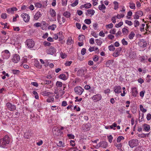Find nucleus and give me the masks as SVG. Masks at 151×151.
Segmentation results:
<instances>
[{
  "label": "nucleus",
  "instance_id": "nucleus-7",
  "mask_svg": "<svg viewBox=\"0 0 151 151\" xmlns=\"http://www.w3.org/2000/svg\"><path fill=\"white\" fill-rule=\"evenodd\" d=\"M20 60V57L17 54H14L12 56V61L14 63H17Z\"/></svg>",
  "mask_w": 151,
  "mask_h": 151
},
{
  "label": "nucleus",
  "instance_id": "nucleus-40",
  "mask_svg": "<svg viewBox=\"0 0 151 151\" xmlns=\"http://www.w3.org/2000/svg\"><path fill=\"white\" fill-rule=\"evenodd\" d=\"M12 73L14 75H18L20 73V71L18 70H12Z\"/></svg>",
  "mask_w": 151,
  "mask_h": 151
},
{
  "label": "nucleus",
  "instance_id": "nucleus-33",
  "mask_svg": "<svg viewBox=\"0 0 151 151\" xmlns=\"http://www.w3.org/2000/svg\"><path fill=\"white\" fill-rule=\"evenodd\" d=\"M135 36V34L133 32H131L128 35L129 38L132 40L133 39Z\"/></svg>",
  "mask_w": 151,
  "mask_h": 151
},
{
  "label": "nucleus",
  "instance_id": "nucleus-64",
  "mask_svg": "<svg viewBox=\"0 0 151 151\" xmlns=\"http://www.w3.org/2000/svg\"><path fill=\"white\" fill-rule=\"evenodd\" d=\"M67 136L70 139H74L75 138L74 135L71 134H68Z\"/></svg>",
  "mask_w": 151,
  "mask_h": 151
},
{
  "label": "nucleus",
  "instance_id": "nucleus-42",
  "mask_svg": "<svg viewBox=\"0 0 151 151\" xmlns=\"http://www.w3.org/2000/svg\"><path fill=\"white\" fill-rule=\"evenodd\" d=\"M108 49L110 51H114L115 49L114 46L112 44L108 46Z\"/></svg>",
  "mask_w": 151,
  "mask_h": 151
},
{
  "label": "nucleus",
  "instance_id": "nucleus-51",
  "mask_svg": "<svg viewBox=\"0 0 151 151\" xmlns=\"http://www.w3.org/2000/svg\"><path fill=\"white\" fill-rule=\"evenodd\" d=\"M60 32L58 33L54 34L53 35V38L56 40H57L58 38V35H60Z\"/></svg>",
  "mask_w": 151,
  "mask_h": 151
},
{
  "label": "nucleus",
  "instance_id": "nucleus-59",
  "mask_svg": "<svg viewBox=\"0 0 151 151\" xmlns=\"http://www.w3.org/2000/svg\"><path fill=\"white\" fill-rule=\"evenodd\" d=\"M43 45L45 46H49L51 45V43L47 41H45L43 42Z\"/></svg>",
  "mask_w": 151,
  "mask_h": 151
},
{
  "label": "nucleus",
  "instance_id": "nucleus-38",
  "mask_svg": "<svg viewBox=\"0 0 151 151\" xmlns=\"http://www.w3.org/2000/svg\"><path fill=\"white\" fill-rule=\"evenodd\" d=\"M63 15L66 18H69L70 17L71 14L68 11H66L63 13Z\"/></svg>",
  "mask_w": 151,
  "mask_h": 151
},
{
  "label": "nucleus",
  "instance_id": "nucleus-29",
  "mask_svg": "<svg viewBox=\"0 0 151 151\" xmlns=\"http://www.w3.org/2000/svg\"><path fill=\"white\" fill-rule=\"evenodd\" d=\"M145 29L147 32H149V33H151V25L147 24Z\"/></svg>",
  "mask_w": 151,
  "mask_h": 151
},
{
  "label": "nucleus",
  "instance_id": "nucleus-9",
  "mask_svg": "<svg viewBox=\"0 0 151 151\" xmlns=\"http://www.w3.org/2000/svg\"><path fill=\"white\" fill-rule=\"evenodd\" d=\"M6 107L7 109L10 111H14L16 109L15 105L14 104H12L10 102L6 103Z\"/></svg>",
  "mask_w": 151,
  "mask_h": 151
},
{
  "label": "nucleus",
  "instance_id": "nucleus-27",
  "mask_svg": "<svg viewBox=\"0 0 151 151\" xmlns=\"http://www.w3.org/2000/svg\"><path fill=\"white\" fill-rule=\"evenodd\" d=\"M35 65L38 68L40 69L42 68V66L40 65L39 62L37 60H36L35 61Z\"/></svg>",
  "mask_w": 151,
  "mask_h": 151
},
{
  "label": "nucleus",
  "instance_id": "nucleus-49",
  "mask_svg": "<svg viewBox=\"0 0 151 151\" xmlns=\"http://www.w3.org/2000/svg\"><path fill=\"white\" fill-rule=\"evenodd\" d=\"M56 86L57 87H61L63 86L62 83L60 81H57L56 83Z\"/></svg>",
  "mask_w": 151,
  "mask_h": 151
},
{
  "label": "nucleus",
  "instance_id": "nucleus-58",
  "mask_svg": "<svg viewBox=\"0 0 151 151\" xmlns=\"http://www.w3.org/2000/svg\"><path fill=\"white\" fill-rule=\"evenodd\" d=\"M121 42L122 44L124 45H126L128 44L127 41H126L124 38H123Z\"/></svg>",
  "mask_w": 151,
  "mask_h": 151
},
{
  "label": "nucleus",
  "instance_id": "nucleus-47",
  "mask_svg": "<svg viewBox=\"0 0 151 151\" xmlns=\"http://www.w3.org/2000/svg\"><path fill=\"white\" fill-rule=\"evenodd\" d=\"M56 27V25L53 24L51 26H49L48 27V29H51L52 30H55Z\"/></svg>",
  "mask_w": 151,
  "mask_h": 151
},
{
  "label": "nucleus",
  "instance_id": "nucleus-4",
  "mask_svg": "<svg viewBox=\"0 0 151 151\" xmlns=\"http://www.w3.org/2000/svg\"><path fill=\"white\" fill-rule=\"evenodd\" d=\"M102 98V96L100 94H97L93 95L91 98L94 102H97L101 100Z\"/></svg>",
  "mask_w": 151,
  "mask_h": 151
},
{
  "label": "nucleus",
  "instance_id": "nucleus-19",
  "mask_svg": "<svg viewBox=\"0 0 151 151\" xmlns=\"http://www.w3.org/2000/svg\"><path fill=\"white\" fill-rule=\"evenodd\" d=\"M95 11L93 9H88L87 10V12L86 13V15H89L91 17L93 16L94 14Z\"/></svg>",
  "mask_w": 151,
  "mask_h": 151
},
{
  "label": "nucleus",
  "instance_id": "nucleus-31",
  "mask_svg": "<svg viewBox=\"0 0 151 151\" xmlns=\"http://www.w3.org/2000/svg\"><path fill=\"white\" fill-rule=\"evenodd\" d=\"M98 8L101 11L105 10L106 9V7L104 4H101L99 6Z\"/></svg>",
  "mask_w": 151,
  "mask_h": 151
},
{
  "label": "nucleus",
  "instance_id": "nucleus-48",
  "mask_svg": "<svg viewBox=\"0 0 151 151\" xmlns=\"http://www.w3.org/2000/svg\"><path fill=\"white\" fill-rule=\"evenodd\" d=\"M110 129H112L114 130H115V127H116V124L115 123H114L112 124L110 126Z\"/></svg>",
  "mask_w": 151,
  "mask_h": 151
},
{
  "label": "nucleus",
  "instance_id": "nucleus-37",
  "mask_svg": "<svg viewBox=\"0 0 151 151\" xmlns=\"http://www.w3.org/2000/svg\"><path fill=\"white\" fill-rule=\"evenodd\" d=\"M113 4L114 5V9L115 10L119 8V3L116 1H114L113 2Z\"/></svg>",
  "mask_w": 151,
  "mask_h": 151
},
{
  "label": "nucleus",
  "instance_id": "nucleus-24",
  "mask_svg": "<svg viewBox=\"0 0 151 151\" xmlns=\"http://www.w3.org/2000/svg\"><path fill=\"white\" fill-rule=\"evenodd\" d=\"M52 92H48L46 91H43L41 93V94L43 96H48L51 94H52Z\"/></svg>",
  "mask_w": 151,
  "mask_h": 151
},
{
  "label": "nucleus",
  "instance_id": "nucleus-44",
  "mask_svg": "<svg viewBox=\"0 0 151 151\" xmlns=\"http://www.w3.org/2000/svg\"><path fill=\"white\" fill-rule=\"evenodd\" d=\"M78 38L79 41L83 42L85 39V36L83 35H80L78 37Z\"/></svg>",
  "mask_w": 151,
  "mask_h": 151
},
{
  "label": "nucleus",
  "instance_id": "nucleus-21",
  "mask_svg": "<svg viewBox=\"0 0 151 151\" xmlns=\"http://www.w3.org/2000/svg\"><path fill=\"white\" fill-rule=\"evenodd\" d=\"M91 6V4L89 3H87L83 5H82L80 6L81 9H82L83 7L86 9H89L90 8Z\"/></svg>",
  "mask_w": 151,
  "mask_h": 151
},
{
  "label": "nucleus",
  "instance_id": "nucleus-11",
  "mask_svg": "<svg viewBox=\"0 0 151 151\" xmlns=\"http://www.w3.org/2000/svg\"><path fill=\"white\" fill-rule=\"evenodd\" d=\"M131 93L134 97H137L138 95L137 88L135 87H132L131 88Z\"/></svg>",
  "mask_w": 151,
  "mask_h": 151
},
{
  "label": "nucleus",
  "instance_id": "nucleus-12",
  "mask_svg": "<svg viewBox=\"0 0 151 151\" xmlns=\"http://www.w3.org/2000/svg\"><path fill=\"white\" fill-rule=\"evenodd\" d=\"M21 17L23 19L24 21L25 22H28L30 20V16L29 14L25 13H22L21 15Z\"/></svg>",
  "mask_w": 151,
  "mask_h": 151
},
{
  "label": "nucleus",
  "instance_id": "nucleus-54",
  "mask_svg": "<svg viewBox=\"0 0 151 151\" xmlns=\"http://www.w3.org/2000/svg\"><path fill=\"white\" fill-rule=\"evenodd\" d=\"M116 30L115 28L111 29L109 31V32L112 34H116Z\"/></svg>",
  "mask_w": 151,
  "mask_h": 151
},
{
  "label": "nucleus",
  "instance_id": "nucleus-62",
  "mask_svg": "<svg viewBox=\"0 0 151 151\" xmlns=\"http://www.w3.org/2000/svg\"><path fill=\"white\" fill-rule=\"evenodd\" d=\"M35 6L37 8H41L42 6V4L39 3H36L35 4Z\"/></svg>",
  "mask_w": 151,
  "mask_h": 151
},
{
  "label": "nucleus",
  "instance_id": "nucleus-52",
  "mask_svg": "<svg viewBox=\"0 0 151 151\" xmlns=\"http://www.w3.org/2000/svg\"><path fill=\"white\" fill-rule=\"evenodd\" d=\"M32 93L35 95V98L36 99H39V96L37 92L35 91H33L32 92Z\"/></svg>",
  "mask_w": 151,
  "mask_h": 151
},
{
  "label": "nucleus",
  "instance_id": "nucleus-35",
  "mask_svg": "<svg viewBox=\"0 0 151 151\" xmlns=\"http://www.w3.org/2000/svg\"><path fill=\"white\" fill-rule=\"evenodd\" d=\"M73 40L71 37H69L68 38L67 41V43L68 45H70L73 43Z\"/></svg>",
  "mask_w": 151,
  "mask_h": 151
},
{
  "label": "nucleus",
  "instance_id": "nucleus-45",
  "mask_svg": "<svg viewBox=\"0 0 151 151\" xmlns=\"http://www.w3.org/2000/svg\"><path fill=\"white\" fill-rule=\"evenodd\" d=\"M107 139L109 142L111 143L112 142V141L113 139V137L112 135H110L107 136Z\"/></svg>",
  "mask_w": 151,
  "mask_h": 151
},
{
  "label": "nucleus",
  "instance_id": "nucleus-41",
  "mask_svg": "<svg viewBox=\"0 0 151 151\" xmlns=\"http://www.w3.org/2000/svg\"><path fill=\"white\" fill-rule=\"evenodd\" d=\"M139 109L143 113H145L147 111V109H144L143 106L142 105H139Z\"/></svg>",
  "mask_w": 151,
  "mask_h": 151
},
{
  "label": "nucleus",
  "instance_id": "nucleus-15",
  "mask_svg": "<svg viewBox=\"0 0 151 151\" xmlns=\"http://www.w3.org/2000/svg\"><path fill=\"white\" fill-rule=\"evenodd\" d=\"M56 50L54 47L51 46L49 48L47 54L52 55L56 52Z\"/></svg>",
  "mask_w": 151,
  "mask_h": 151
},
{
  "label": "nucleus",
  "instance_id": "nucleus-16",
  "mask_svg": "<svg viewBox=\"0 0 151 151\" xmlns=\"http://www.w3.org/2000/svg\"><path fill=\"white\" fill-rule=\"evenodd\" d=\"M114 89L116 93L119 94L122 92V88L120 86H115Z\"/></svg>",
  "mask_w": 151,
  "mask_h": 151
},
{
  "label": "nucleus",
  "instance_id": "nucleus-34",
  "mask_svg": "<svg viewBox=\"0 0 151 151\" xmlns=\"http://www.w3.org/2000/svg\"><path fill=\"white\" fill-rule=\"evenodd\" d=\"M59 78L63 80H65L67 79V78L65 76V75L63 74H62L59 76Z\"/></svg>",
  "mask_w": 151,
  "mask_h": 151
},
{
  "label": "nucleus",
  "instance_id": "nucleus-55",
  "mask_svg": "<svg viewBox=\"0 0 151 151\" xmlns=\"http://www.w3.org/2000/svg\"><path fill=\"white\" fill-rule=\"evenodd\" d=\"M125 23L130 26L132 25L133 24L132 22L131 21L128 20H126Z\"/></svg>",
  "mask_w": 151,
  "mask_h": 151
},
{
  "label": "nucleus",
  "instance_id": "nucleus-22",
  "mask_svg": "<svg viewBox=\"0 0 151 151\" xmlns=\"http://www.w3.org/2000/svg\"><path fill=\"white\" fill-rule=\"evenodd\" d=\"M99 147L103 148H106L107 147L108 144L105 141H102L100 142L99 144Z\"/></svg>",
  "mask_w": 151,
  "mask_h": 151
},
{
  "label": "nucleus",
  "instance_id": "nucleus-18",
  "mask_svg": "<svg viewBox=\"0 0 151 151\" xmlns=\"http://www.w3.org/2000/svg\"><path fill=\"white\" fill-rule=\"evenodd\" d=\"M90 126L91 125L89 123L85 124L83 125L82 128L85 131H88L90 129Z\"/></svg>",
  "mask_w": 151,
  "mask_h": 151
},
{
  "label": "nucleus",
  "instance_id": "nucleus-1",
  "mask_svg": "<svg viewBox=\"0 0 151 151\" xmlns=\"http://www.w3.org/2000/svg\"><path fill=\"white\" fill-rule=\"evenodd\" d=\"M11 140L10 138L7 135H6L3 138L0 139V145L3 148H5L8 145Z\"/></svg>",
  "mask_w": 151,
  "mask_h": 151
},
{
  "label": "nucleus",
  "instance_id": "nucleus-5",
  "mask_svg": "<svg viewBox=\"0 0 151 151\" xmlns=\"http://www.w3.org/2000/svg\"><path fill=\"white\" fill-rule=\"evenodd\" d=\"M25 44L28 47L30 48H32L35 45L34 42L32 39H30L27 40L25 42Z\"/></svg>",
  "mask_w": 151,
  "mask_h": 151
},
{
  "label": "nucleus",
  "instance_id": "nucleus-13",
  "mask_svg": "<svg viewBox=\"0 0 151 151\" xmlns=\"http://www.w3.org/2000/svg\"><path fill=\"white\" fill-rule=\"evenodd\" d=\"M122 50V48L120 47L117 48L115 52L113 53V56L115 57H117L119 56Z\"/></svg>",
  "mask_w": 151,
  "mask_h": 151
},
{
  "label": "nucleus",
  "instance_id": "nucleus-32",
  "mask_svg": "<svg viewBox=\"0 0 151 151\" xmlns=\"http://www.w3.org/2000/svg\"><path fill=\"white\" fill-rule=\"evenodd\" d=\"M113 27V24L112 23H110L106 25V29L108 30L109 29H112Z\"/></svg>",
  "mask_w": 151,
  "mask_h": 151
},
{
  "label": "nucleus",
  "instance_id": "nucleus-61",
  "mask_svg": "<svg viewBox=\"0 0 151 151\" xmlns=\"http://www.w3.org/2000/svg\"><path fill=\"white\" fill-rule=\"evenodd\" d=\"M145 93V91H141L139 93V96L142 99L144 97Z\"/></svg>",
  "mask_w": 151,
  "mask_h": 151
},
{
  "label": "nucleus",
  "instance_id": "nucleus-50",
  "mask_svg": "<svg viewBox=\"0 0 151 151\" xmlns=\"http://www.w3.org/2000/svg\"><path fill=\"white\" fill-rule=\"evenodd\" d=\"M96 41L97 45L99 46H100L102 43V41L99 39H96Z\"/></svg>",
  "mask_w": 151,
  "mask_h": 151
},
{
  "label": "nucleus",
  "instance_id": "nucleus-43",
  "mask_svg": "<svg viewBox=\"0 0 151 151\" xmlns=\"http://www.w3.org/2000/svg\"><path fill=\"white\" fill-rule=\"evenodd\" d=\"M124 139V137L122 136H119L117 138L116 141L117 142H120L122 140H123Z\"/></svg>",
  "mask_w": 151,
  "mask_h": 151
},
{
  "label": "nucleus",
  "instance_id": "nucleus-36",
  "mask_svg": "<svg viewBox=\"0 0 151 151\" xmlns=\"http://www.w3.org/2000/svg\"><path fill=\"white\" fill-rule=\"evenodd\" d=\"M63 132L60 130V129H58V130H57V133H55V136L56 135V136H61Z\"/></svg>",
  "mask_w": 151,
  "mask_h": 151
},
{
  "label": "nucleus",
  "instance_id": "nucleus-39",
  "mask_svg": "<svg viewBox=\"0 0 151 151\" xmlns=\"http://www.w3.org/2000/svg\"><path fill=\"white\" fill-rule=\"evenodd\" d=\"M128 30L126 28H124L122 29V32L124 35H127L128 33Z\"/></svg>",
  "mask_w": 151,
  "mask_h": 151
},
{
  "label": "nucleus",
  "instance_id": "nucleus-3",
  "mask_svg": "<svg viewBox=\"0 0 151 151\" xmlns=\"http://www.w3.org/2000/svg\"><path fill=\"white\" fill-rule=\"evenodd\" d=\"M1 55L3 59L7 60L10 57L11 54L8 50H6L2 52Z\"/></svg>",
  "mask_w": 151,
  "mask_h": 151
},
{
  "label": "nucleus",
  "instance_id": "nucleus-2",
  "mask_svg": "<svg viewBox=\"0 0 151 151\" xmlns=\"http://www.w3.org/2000/svg\"><path fill=\"white\" fill-rule=\"evenodd\" d=\"M138 44L140 50L142 51L145 49L147 43L144 40L142 39L139 40Z\"/></svg>",
  "mask_w": 151,
  "mask_h": 151
},
{
  "label": "nucleus",
  "instance_id": "nucleus-30",
  "mask_svg": "<svg viewBox=\"0 0 151 151\" xmlns=\"http://www.w3.org/2000/svg\"><path fill=\"white\" fill-rule=\"evenodd\" d=\"M148 134H145L144 133H142L138 134V136L139 138H144L146 136H148Z\"/></svg>",
  "mask_w": 151,
  "mask_h": 151
},
{
  "label": "nucleus",
  "instance_id": "nucleus-20",
  "mask_svg": "<svg viewBox=\"0 0 151 151\" xmlns=\"http://www.w3.org/2000/svg\"><path fill=\"white\" fill-rule=\"evenodd\" d=\"M143 128L144 130L147 132H148L150 130V126L147 124H144L143 125Z\"/></svg>",
  "mask_w": 151,
  "mask_h": 151
},
{
  "label": "nucleus",
  "instance_id": "nucleus-53",
  "mask_svg": "<svg viewBox=\"0 0 151 151\" xmlns=\"http://www.w3.org/2000/svg\"><path fill=\"white\" fill-rule=\"evenodd\" d=\"M116 16L117 18L118 19H120L123 18L124 17V15L123 14H118Z\"/></svg>",
  "mask_w": 151,
  "mask_h": 151
},
{
  "label": "nucleus",
  "instance_id": "nucleus-60",
  "mask_svg": "<svg viewBox=\"0 0 151 151\" xmlns=\"http://www.w3.org/2000/svg\"><path fill=\"white\" fill-rule=\"evenodd\" d=\"M123 22H120L119 23L116 24L115 27L116 28L119 27L123 25Z\"/></svg>",
  "mask_w": 151,
  "mask_h": 151
},
{
  "label": "nucleus",
  "instance_id": "nucleus-17",
  "mask_svg": "<svg viewBox=\"0 0 151 151\" xmlns=\"http://www.w3.org/2000/svg\"><path fill=\"white\" fill-rule=\"evenodd\" d=\"M83 90L84 89L81 86H79L76 87V93L79 95H80L82 94Z\"/></svg>",
  "mask_w": 151,
  "mask_h": 151
},
{
  "label": "nucleus",
  "instance_id": "nucleus-10",
  "mask_svg": "<svg viewBox=\"0 0 151 151\" xmlns=\"http://www.w3.org/2000/svg\"><path fill=\"white\" fill-rule=\"evenodd\" d=\"M87 72V69L85 67L81 68L77 72V75L82 76L84 75Z\"/></svg>",
  "mask_w": 151,
  "mask_h": 151
},
{
  "label": "nucleus",
  "instance_id": "nucleus-28",
  "mask_svg": "<svg viewBox=\"0 0 151 151\" xmlns=\"http://www.w3.org/2000/svg\"><path fill=\"white\" fill-rule=\"evenodd\" d=\"M129 6L130 8L135 9H136L135 4L132 2H130L129 3Z\"/></svg>",
  "mask_w": 151,
  "mask_h": 151
},
{
  "label": "nucleus",
  "instance_id": "nucleus-57",
  "mask_svg": "<svg viewBox=\"0 0 151 151\" xmlns=\"http://www.w3.org/2000/svg\"><path fill=\"white\" fill-rule=\"evenodd\" d=\"M84 22L87 24H89L91 23V21L90 19H86L84 20Z\"/></svg>",
  "mask_w": 151,
  "mask_h": 151
},
{
  "label": "nucleus",
  "instance_id": "nucleus-8",
  "mask_svg": "<svg viewBox=\"0 0 151 151\" xmlns=\"http://www.w3.org/2000/svg\"><path fill=\"white\" fill-rule=\"evenodd\" d=\"M41 84L46 86L48 85V86L47 88H50L53 87V83L52 81L50 80H45L41 83Z\"/></svg>",
  "mask_w": 151,
  "mask_h": 151
},
{
  "label": "nucleus",
  "instance_id": "nucleus-25",
  "mask_svg": "<svg viewBox=\"0 0 151 151\" xmlns=\"http://www.w3.org/2000/svg\"><path fill=\"white\" fill-rule=\"evenodd\" d=\"M49 12L51 17H55L56 15V13L55 10L52 9H50L49 11Z\"/></svg>",
  "mask_w": 151,
  "mask_h": 151
},
{
  "label": "nucleus",
  "instance_id": "nucleus-23",
  "mask_svg": "<svg viewBox=\"0 0 151 151\" xmlns=\"http://www.w3.org/2000/svg\"><path fill=\"white\" fill-rule=\"evenodd\" d=\"M42 16L40 12L39 11L37 12L35 14L34 16V18L35 20H37Z\"/></svg>",
  "mask_w": 151,
  "mask_h": 151
},
{
  "label": "nucleus",
  "instance_id": "nucleus-56",
  "mask_svg": "<svg viewBox=\"0 0 151 151\" xmlns=\"http://www.w3.org/2000/svg\"><path fill=\"white\" fill-rule=\"evenodd\" d=\"M116 16H114L111 18V21L113 23L115 24L116 23Z\"/></svg>",
  "mask_w": 151,
  "mask_h": 151
},
{
  "label": "nucleus",
  "instance_id": "nucleus-46",
  "mask_svg": "<svg viewBox=\"0 0 151 151\" xmlns=\"http://www.w3.org/2000/svg\"><path fill=\"white\" fill-rule=\"evenodd\" d=\"M134 26L135 27H137L139 24V23L138 21L135 20L134 22Z\"/></svg>",
  "mask_w": 151,
  "mask_h": 151
},
{
  "label": "nucleus",
  "instance_id": "nucleus-6",
  "mask_svg": "<svg viewBox=\"0 0 151 151\" xmlns=\"http://www.w3.org/2000/svg\"><path fill=\"white\" fill-rule=\"evenodd\" d=\"M138 144V140L137 139H132L129 142V145L132 148L137 146Z\"/></svg>",
  "mask_w": 151,
  "mask_h": 151
},
{
  "label": "nucleus",
  "instance_id": "nucleus-63",
  "mask_svg": "<svg viewBox=\"0 0 151 151\" xmlns=\"http://www.w3.org/2000/svg\"><path fill=\"white\" fill-rule=\"evenodd\" d=\"M54 101V99L53 97L47 99V101L48 103L51 102H53Z\"/></svg>",
  "mask_w": 151,
  "mask_h": 151
},
{
  "label": "nucleus",
  "instance_id": "nucleus-14",
  "mask_svg": "<svg viewBox=\"0 0 151 151\" xmlns=\"http://www.w3.org/2000/svg\"><path fill=\"white\" fill-rule=\"evenodd\" d=\"M57 19L58 22L59 23V24L61 25L63 23H64L66 21L65 18L64 17H62V18L61 19L60 16L59 14L57 15Z\"/></svg>",
  "mask_w": 151,
  "mask_h": 151
},
{
  "label": "nucleus",
  "instance_id": "nucleus-26",
  "mask_svg": "<svg viewBox=\"0 0 151 151\" xmlns=\"http://www.w3.org/2000/svg\"><path fill=\"white\" fill-rule=\"evenodd\" d=\"M113 62L114 61L113 60H109L106 63L105 65L106 67H109L110 65L112 64Z\"/></svg>",
  "mask_w": 151,
  "mask_h": 151
}]
</instances>
